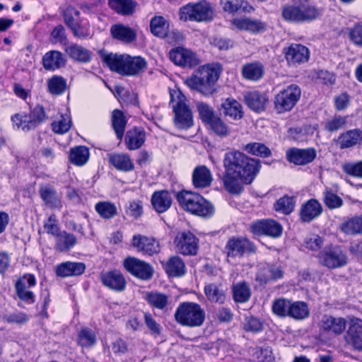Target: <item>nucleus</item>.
<instances>
[{
	"label": "nucleus",
	"mask_w": 362,
	"mask_h": 362,
	"mask_svg": "<svg viewBox=\"0 0 362 362\" xmlns=\"http://www.w3.org/2000/svg\"><path fill=\"white\" fill-rule=\"evenodd\" d=\"M177 250L184 255H194L198 250L199 240L190 231L179 232L174 240Z\"/></svg>",
	"instance_id": "13"
},
{
	"label": "nucleus",
	"mask_w": 362,
	"mask_h": 362,
	"mask_svg": "<svg viewBox=\"0 0 362 362\" xmlns=\"http://www.w3.org/2000/svg\"><path fill=\"white\" fill-rule=\"evenodd\" d=\"M123 266L129 274L144 281L150 280L154 272L150 264L134 257L125 258Z\"/></svg>",
	"instance_id": "12"
},
{
	"label": "nucleus",
	"mask_w": 362,
	"mask_h": 362,
	"mask_svg": "<svg viewBox=\"0 0 362 362\" xmlns=\"http://www.w3.org/2000/svg\"><path fill=\"white\" fill-rule=\"evenodd\" d=\"M108 5L117 13L128 16L133 13L136 4L132 0H109Z\"/></svg>",
	"instance_id": "45"
},
{
	"label": "nucleus",
	"mask_w": 362,
	"mask_h": 362,
	"mask_svg": "<svg viewBox=\"0 0 362 362\" xmlns=\"http://www.w3.org/2000/svg\"><path fill=\"white\" fill-rule=\"evenodd\" d=\"M145 300L151 307L161 310H167L170 303L169 296L157 291L147 292Z\"/></svg>",
	"instance_id": "36"
},
{
	"label": "nucleus",
	"mask_w": 362,
	"mask_h": 362,
	"mask_svg": "<svg viewBox=\"0 0 362 362\" xmlns=\"http://www.w3.org/2000/svg\"><path fill=\"white\" fill-rule=\"evenodd\" d=\"M3 319L8 323L23 325L29 321L30 317L25 313L17 311L4 315Z\"/></svg>",
	"instance_id": "63"
},
{
	"label": "nucleus",
	"mask_w": 362,
	"mask_h": 362,
	"mask_svg": "<svg viewBox=\"0 0 362 362\" xmlns=\"http://www.w3.org/2000/svg\"><path fill=\"white\" fill-rule=\"evenodd\" d=\"M145 140V132L138 128H134L127 131L125 136V144L127 148L130 151L141 148L144 144Z\"/></svg>",
	"instance_id": "32"
},
{
	"label": "nucleus",
	"mask_w": 362,
	"mask_h": 362,
	"mask_svg": "<svg viewBox=\"0 0 362 362\" xmlns=\"http://www.w3.org/2000/svg\"><path fill=\"white\" fill-rule=\"evenodd\" d=\"M208 125L211 130L219 136H226L229 134V129L228 126L218 117H216L208 124Z\"/></svg>",
	"instance_id": "58"
},
{
	"label": "nucleus",
	"mask_w": 362,
	"mask_h": 362,
	"mask_svg": "<svg viewBox=\"0 0 362 362\" xmlns=\"http://www.w3.org/2000/svg\"><path fill=\"white\" fill-rule=\"evenodd\" d=\"M164 269L168 275L172 277L182 276L186 272L185 263L178 256L170 257L164 266Z\"/></svg>",
	"instance_id": "37"
},
{
	"label": "nucleus",
	"mask_w": 362,
	"mask_h": 362,
	"mask_svg": "<svg viewBox=\"0 0 362 362\" xmlns=\"http://www.w3.org/2000/svg\"><path fill=\"white\" fill-rule=\"evenodd\" d=\"M244 100L250 109L260 112L265 110L268 98L265 93L255 90L245 93Z\"/></svg>",
	"instance_id": "27"
},
{
	"label": "nucleus",
	"mask_w": 362,
	"mask_h": 362,
	"mask_svg": "<svg viewBox=\"0 0 362 362\" xmlns=\"http://www.w3.org/2000/svg\"><path fill=\"white\" fill-rule=\"evenodd\" d=\"M310 311L306 303L303 301H291L288 317L299 320L308 317Z\"/></svg>",
	"instance_id": "48"
},
{
	"label": "nucleus",
	"mask_w": 362,
	"mask_h": 362,
	"mask_svg": "<svg viewBox=\"0 0 362 362\" xmlns=\"http://www.w3.org/2000/svg\"><path fill=\"white\" fill-rule=\"evenodd\" d=\"M86 264L83 262H65L55 267V274L61 278L78 276L84 273Z\"/></svg>",
	"instance_id": "24"
},
{
	"label": "nucleus",
	"mask_w": 362,
	"mask_h": 362,
	"mask_svg": "<svg viewBox=\"0 0 362 362\" xmlns=\"http://www.w3.org/2000/svg\"><path fill=\"white\" fill-rule=\"evenodd\" d=\"M264 74V66L259 62L245 64L242 68V75L247 80L258 81Z\"/></svg>",
	"instance_id": "43"
},
{
	"label": "nucleus",
	"mask_w": 362,
	"mask_h": 362,
	"mask_svg": "<svg viewBox=\"0 0 362 362\" xmlns=\"http://www.w3.org/2000/svg\"><path fill=\"white\" fill-rule=\"evenodd\" d=\"M341 230L348 235L362 234V216L344 222L341 225Z\"/></svg>",
	"instance_id": "54"
},
{
	"label": "nucleus",
	"mask_w": 362,
	"mask_h": 362,
	"mask_svg": "<svg viewBox=\"0 0 362 362\" xmlns=\"http://www.w3.org/2000/svg\"><path fill=\"white\" fill-rule=\"evenodd\" d=\"M223 113L233 119H240L243 117L241 105L235 100L226 99L221 104Z\"/></svg>",
	"instance_id": "40"
},
{
	"label": "nucleus",
	"mask_w": 362,
	"mask_h": 362,
	"mask_svg": "<svg viewBox=\"0 0 362 362\" xmlns=\"http://www.w3.org/2000/svg\"><path fill=\"white\" fill-rule=\"evenodd\" d=\"M197 108L201 119L206 124L216 117L213 108L206 103H198Z\"/></svg>",
	"instance_id": "59"
},
{
	"label": "nucleus",
	"mask_w": 362,
	"mask_h": 362,
	"mask_svg": "<svg viewBox=\"0 0 362 362\" xmlns=\"http://www.w3.org/2000/svg\"><path fill=\"white\" fill-rule=\"evenodd\" d=\"M95 211L103 218H111L114 217L117 214V208L115 205L110 202H99L95 205Z\"/></svg>",
	"instance_id": "55"
},
{
	"label": "nucleus",
	"mask_w": 362,
	"mask_h": 362,
	"mask_svg": "<svg viewBox=\"0 0 362 362\" xmlns=\"http://www.w3.org/2000/svg\"><path fill=\"white\" fill-rule=\"evenodd\" d=\"M347 322L342 317L323 315L319 322V331L321 337H337L344 333Z\"/></svg>",
	"instance_id": "11"
},
{
	"label": "nucleus",
	"mask_w": 362,
	"mask_h": 362,
	"mask_svg": "<svg viewBox=\"0 0 362 362\" xmlns=\"http://www.w3.org/2000/svg\"><path fill=\"white\" fill-rule=\"evenodd\" d=\"M255 251L254 245L249 240L243 238L233 237L228 240L225 246V252L230 257H240L245 253Z\"/></svg>",
	"instance_id": "14"
},
{
	"label": "nucleus",
	"mask_w": 362,
	"mask_h": 362,
	"mask_svg": "<svg viewBox=\"0 0 362 362\" xmlns=\"http://www.w3.org/2000/svg\"><path fill=\"white\" fill-rule=\"evenodd\" d=\"M213 10L206 1L188 4L180 9V18L185 21H208L213 18Z\"/></svg>",
	"instance_id": "8"
},
{
	"label": "nucleus",
	"mask_w": 362,
	"mask_h": 362,
	"mask_svg": "<svg viewBox=\"0 0 362 362\" xmlns=\"http://www.w3.org/2000/svg\"><path fill=\"white\" fill-rule=\"evenodd\" d=\"M362 141V131L359 129L349 130L338 138V142L341 149L357 145Z\"/></svg>",
	"instance_id": "35"
},
{
	"label": "nucleus",
	"mask_w": 362,
	"mask_h": 362,
	"mask_svg": "<svg viewBox=\"0 0 362 362\" xmlns=\"http://www.w3.org/2000/svg\"><path fill=\"white\" fill-rule=\"evenodd\" d=\"M263 325L259 319L248 316L245 317L244 323V329L247 332H258L262 331Z\"/></svg>",
	"instance_id": "64"
},
{
	"label": "nucleus",
	"mask_w": 362,
	"mask_h": 362,
	"mask_svg": "<svg viewBox=\"0 0 362 362\" xmlns=\"http://www.w3.org/2000/svg\"><path fill=\"white\" fill-rule=\"evenodd\" d=\"M176 199L183 209L197 216L207 217L214 213L213 205L197 193L182 190L177 193Z\"/></svg>",
	"instance_id": "5"
},
{
	"label": "nucleus",
	"mask_w": 362,
	"mask_h": 362,
	"mask_svg": "<svg viewBox=\"0 0 362 362\" xmlns=\"http://www.w3.org/2000/svg\"><path fill=\"white\" fill-rule=\"evenodd\" d=\"M291 300L279 298L273 302L272 311L279 317L288 316Z\"/></svg>",
	"instance_id": "57"
},
{
	"label": "nucleus",
	"mask_w": 362,
	"mask_h": 362,
	"mask_svg": "<svg viewBox=\"0 0 362 362\" xmlns=\"http://www.w3.org/2000/svg\"><path fill=\"white\" fill-rule=\"evenodd\" d=\"M170 105L174 112V124L180 129H187L193 125V115L187 104V98L180 90L170 91Z\"/></svg>",
	"instance_id": "7"
},
{
	"label": "nucleus",
	"mask_w": 362,
	"mask_h": 362,
	"mask_svg": "<svg viewBox=\"0 0 362 362\" xmlns=\"http://www.w3.org/2000/svg\"><path fill=\"white\" fill-rule=\"evenodd\" d=\"M78 341L82 347H91L96 343L95 333L88 327H83L78 332Z\"/></svg>",
	"instance_id": "53"
},
{
	"label": "nucleus",
	"mask_w": 362,
	"mask_h": 362,
	"mask_svg": "<svg viewBox=\"0 0 362 362\" xmlns=\"http://www.w3.org/2000/svg\"><path fill=\"white\" fill-rule=\"evenodd\" d=\"M291 4L282 7L281 17L288 22L310 23L322 16V9L313 3V0H291Z\"/></svg>",
	"instance_id": "4"
},
{
	"label": "nucleus",
	"mask_w": 362,
	"mask_h": 362,
	"mask_svg": "<svg viewBox=\"0 0 362 362\" xmlns=\"http://www.w3.org/2000/svg\"><path fill=\"white\" fill-rule=\"evenodd\" d=\"M100 279L103 284L110 289L117 292H121L125 289L126 280L123 274L118 270L102 273Z\"/></svg>",
	"instance_id": "22"
},
{
	"label": "nucleus",
	"mask_w": 362,
	"mask_h": 362,
	"mask_svg": "<svg viewBox=\"0 0 362 362\" xmlns=\"http://www.w3.org/2000/svg\"><path fill=\"white\" fill-rule=\"evenodd\" d=\"M66 88V80L61 76L55 75L47 80L48 91L52 95H62Z\"/></svg>",
	"instance_id": "47"
},
{
	"label": "nucleus",
	"mask_w": 362,
	"mask_h": 362,
	"mask_svg": "<svg viewBox=\"0 0 362 362\" xmlns=\"http://www.w3.org/2000/svg\"><path fill=\"white\" fill-rule=\"evenodd\" d=\"M99 55L103 63L111 71L122 76H136L146 68V62L141 57L118 54L104 49L99 51Z\"/></svg>",
	"instance_id": "2"
},
{
	"label": "nucleus",
	"mask_w": 362,
	"mask_h": 362,
	"mask_svg": "<svg viewBox=\"0 0 362 362\" xmlns=\"http://www.w3.org/2000/svg\"><path fill=\"white\" fill-rule=\"evenodd\" d=\"M66 53L72 59L81 63L89 62L92 59V52L77 44H71L65 49Z\"/></svg>",
	"instance_id": "33"
},
{
	"label": "nucleus",
	"mask_w": 362,
	"mask_h": 362,
	"mask_svg": "<svg viewBox=\"0 0 362 362\" xmlns=\"http://www.w3.org/2000/svg\"><path fill=\"white\" fill-rule=\"evenodd\" d=\"M233 298L235 303H243L247 302L251 297V289L246 281L238 282L232 288Z\"/></svg>",
	"instance_id": "41"
},
{
	"label": "nucleus",
	"mask_w": 362,
	"mask_h": 362,
	"mask_svg": "<svg viewBox=\"0 0 362 362\" xmlns=\"http://www.w3.org/2000/svg\"><path fill=\"white\" fill-rule=\"evenodd\" d=\"M221 69L218 64H207L199 68L192 76L186 78L185 84L192 90L209 96L216 92V81Z\"/></svg>",
	"instance_id": "3"
},
{
	"label": "nucleus",
	"mask_w": 362,
	"mask_h": 362,
	"mask_svg": "<svg viewBox=\"0 0 362 362\" xmlns=\"http://www.w3.org/2000/svg\"><path fill=\"white\" fill-rule=\"evenodd\" d=\"M36 284L35 277L33 274H25L16 283L15 287L18 297L23 301L28 303L35 302V296L32 291L28 288L34 286Z\"/></svg>",
	"instance_id": "20"
},
{
	"label": "nucleus",
	"mask_w": 362,
	"mask_h": 362,
	"mask_svg": "<svg viewBox=\"0 0 362 362\" xmlns=\"http://www.w3.org/2000/svg\"><path fill=\"white\" fill-rule=\"evenodd\" d=\"M213 180L212 175L205 165H199L194 169L192 183L195 188H206Z\"/></svg>",
	"instance_id": "28"
},
{
	"label": "nucleus",
	"mask_w": 362,
	"mask_h": 362,
	"mask_svg": "<svg viewBox=\"0 0 362 362\" xmlns=\"http://www.w3.org/2000/svg\"><path fill=\"white\" fill-rule=\"evenodd\" d=\"M205 295L207 298L212 301L223 303L226 298V294L223 289L215 284H210L204 288Z\"/></svg>",
	"instance_id": "50"
},
{
	"label": "nucleus",
	"mask_w": 362,
	"mask_h": 362,
	"mask_svg": "<svg viewBox=\"0 0 362 362\" xmlns=\"http://www.w3.org/2000/svg\"><path fill=\"white\" fill-rule=\"evenodd\" d=\"M170 59L175 64L184 67H194L199 64V59L192 51L177 47L170 53Z\"/></svg>",
	"instance_id": "16"
},
{
	"label": "nucleus",
	"mask_w": 362,
	"mask_h": 362,
	"mask_svg": "<svg viewBox=\"0 0 362 362\" xmlns=\"http://www.w3.org/2000/svg\"><path fill=\"white\" fill-rule=\"evenodd\" d=\"M39 194L40 198L49 208L59 209L62 207L61 196L52 186H41L39 189Z\"/></svg>",
	"instance_id": "26"
},
{
	"label": "nucleus",
	"mask_w": 362,
	"mask_h": 362,
	"mask_svg": "<svg viewBox=\"0 0 362 362\" xmlns=\"http://www.w3.org/2000/svg\"><path fill=\"white\" fill-rule=\"evenodd\" d=\"M223 165L224 187L229 193L235 194L241 192L243 184L252 183L261 168L259 159L250 158L239 151L226 153Z\"/></svg>",
	"instance_id": "1"
},
{
	"label": "nucleus",
	"mask_w": 362,
	"mask_h": 362,
	"mask_svg": "<svg viewBox=\"0 0 362 362\" xmlns=\"http://www.w3.org/2000/svg\"><path fill=\"white\" fill-rule=\"evenodd\" d=\"M89 158V150L86 146H76L70 151V161L78 166L83 165Z\"/></svg>",
	"instance_id": "46"
},
{
	"label": "nucleus",
	"mask_w": 362,
	"mask_h": 362,
	"mask_svg": "<svg viewBox=\"0 0 362 362\" xmlns=\"http://www.w3.org/2000/svg\"><path fill=\"white\" fill-rule=\"evenodd\" d=\"M244 150L250 154L261 158H268L272 155L271 150L264 144L259 142L247 144Z\"/></svg>",
	"instance_id": "51"
},
{
	"label": "nucleus",
	"mask_w": 362,
	"mask_h": 362,
	"mask_svg": "<svg viewBox=\"0 0 362 362\" xmlns=\"http://www.w3.org/2000/svg\"><path fill=\"white\" fill-rule=\"evenodd\" d=\"M80 12L71 6H67L63 11V17L65 24L69 28L78 23L76 18L79 17Z\"/></svg>",
	"instance_id": "62"
},
{
	"label": "nucleus",
	"mask_w": 362,
	"mask_h": 362,
	"mask_svg": "<svg viewBox=\"0 0 362 362\" xmlns=\"http://www.w3.org/2000/svg\"><path fill=\"white\" fill-rule=\"evenodd\" d=\"M300 95V88L297 85L287 86L275 96L274 109L278 113L290 111L299 100Z\"/></svg>",
	"instance_id": "10"
},
{
	"label": "nucleus",
	"mask_w": 362,
	"mask_h": 362,
	"mask_svg": "<svg viewBox=\"0 0 362 362\" xmlns=\"http://www.w3.org/2000/svg\"><path fill=\"white\" fill-rule=\"evenodd\" d=\"M42 64L46 70L54 71L64 66L66 64V59L62 52L52 50L43 56Z\"/></svg>",
	"instance_id": "29"
},
{
	"label": "nucleus",
	"mask_w": 362,
	"mask_h": 362,
	"mask_svg": "<svg viewBox=\"0 0 362 362\" xmlns=\"http://www.w3.org/2000/svg\"><path fill=\"white\" fill-rule=\"evenodd\" d=\"M76 242L74 235L63 230L56 237L55 248L59 252H66L74 247Z\"/></svg>",
	"instance_id": "42"
},
{
	"label": "nucleus",
	"mask_w": 362,
	"mask_h": 362,
	"mask_svg": "<svg viewBox=\"0 0 362 362\" xmlns=\"http://www.w3.org/2000/svg\"><path fill=\"white\" fill-rule=\"evenodd\" d=\"M317 156L313 148H290L286 152L287 160L296 165H305L313 162Z\"/></svg>",
	"instance_id": "15"
},
{
	"label": "nucleus",
	"mask_w": 362,
	"mask_h": 362,
	"mask_svg": "<svg viewBox=\"0 0 362 362\" xmlns=\"http://www.w3.org/2000/svg\"><path fill=\"white\" fill-rule=\"evenodd\" d=\"M318 259L321 265L329 269L343 267L349 261L346 252L338 245L325 247L319 253Z\"/></svg>",
	"instance_id": "9"
},
{
	"label": "nucleus",
	"mask_w": 362,
	"mask_h": 362,
	"mask_svg": "<svg viewBox=\"0 0 362 362\" xmlns=\"http://www.w3.org/2000/svg\"><path fill=\"white\" fill-rule=\"evenodd\" d=\"M175 320L182 326L197 327L203 325L205 311L201 305L194 302H183L179 304L174 314Z\"/></svg>",
	"instance_id": "6"
},
{
	"label": "nucleus",
	"mask_w": 362,
	"mask_h": 362,
	"mask_svg": "<svg viewBox=\"0 0 362 362\" xmlns=\"http://www.w3.org/2000/svg\"><path fill=\"white\" fill-rule=\"evenodd\" d=\"M28 117V124H25L23 127V131L25 132H28L36 128L41 123L45 122L48 118L45 114L44 107L41 105L35 106L30 112Z\"/></svg>",
	"instance_id": "39"
},
{
	"label": "nucleus",
	"mask_w": 362,
	"mask_h": 362,
	"mask_svg": "<svg viewBox=\"0 0 362 362\" xmlns=\"http://www.w3.org/2000/svg\"><path fill=\"white\" fill-rule=\"evenodd\" d=\"M150 28L151 33L160 38H164L167 35L166 22L162 16H155L151 20Z\"/></svg>",
	"instance_id": "52"
},
{
	"label": "nucleus",
	"mask_w": 362,
	"mask_h": 362,
	"mask_svg": "<svg viewBox=\"0 0 362 362\" xmlns=\"http://www.w3.org/2000/svg\"><path fill=\"white\" fill-rule=\"evenodd\" d=\"M233 24L239 30H245L251 33H259L266 30V24L260 21L250 18H235Z\"/></svg>",
	"instance_id": "34"
},
{
	"label": "nucleus",
	"mask_w": 362,
	"mask_h": 362,
	"mask_svg": "<svg viewBox=\"0 0 362 362\" xmlns=\"http://www.w3.org/2000/svg\"><path fill=\"white\" fill-rule=\"evenodd\" d=\"M127 122L126 117L121 110L117 109L113 110L112 113V126L119 140H122L124 136Z\"/></svg>",
	"instance_id": "44"
},
{
	"label": "nucleus",
	"mask_w": 362,
	"mask_h": 362,
	"mask_svg": "<svg viewBox=\"0 0 362 362\" xmlns=\"http://www.w3.org/2000/svg\"><path fill=\"white\" fill-rule=\"evenodd\" d=\"M109 162L117 170L129 172L134 169V163L130 157L125 153H112L109 155Z\"/></svg>",
	"instance_id": "38"
},
{
	"label": "nucleus",
	"mask_w": 362,
	"mask_h": 362,
	"mask_svg": "<svg viewBox=\"0 0 362 362\" xmlns=\"http://www.w3.org/2000/svg\"><path fill=\"white\" fill-rule=\"evenodd\" d=\"M322 212L320 203L315 199H310L301 205L300 218L303 222L309 223L318 217Z\"/></svg>",
	"instance_id": "25"
},
{
	"label": "nucleus",
	"mask_w": 362,
	"mask_h": 362,
	"mask_svg": "<svg viewBox=\"0 0 362 362\" xmlns=\"http://www.w3.org/2000/svg\"><path fill=\"white\" fill-rule=\"evenodd\" d=\"M284 272L281 267L276 265H267L259 269L256 274L255 280L260 285H265L270 281L281 279Z\"/></svg>",
	"instance_id": "23"
},
{
	"label": "nucleus",
	"mask_w": 362,
	"mask_h": 362,
	"mask_svg": "<svg viewBox=\"0 0 362 362\" xmlns=\"http://www.w3.org/2000/svg\"><path fill=\"white\" fill-rule=\"evenodd\" d=\"M71 124V120L70 117L68 115H62L59 121L52 122V130L57 134H62L70 129Z\"/></svg>",
	"instance_id": "61"
},
{
	"label": "nucleus",
	"mask_w": 362,
	"mask_h": 362,
	"mask_svg": "<svg viewBox=\"0 0 362 362\" xmlns=\"http://www.w3.org/2000/svg\"><path fill=\"white\" fill-rule=\"evenodd\" d=\"M111 35L113 38L125 43H130L136 39V31L122 24L113 25L110 28Z\"/></svg>",
	"instance_id": "31"
},
{
	"label": "nucleus",
	"mask_w": 362,
	"mask_h": 362,
	"mask_svg": "<svg viewBox=\"0 0 362 362\" xmlns=\"http://www.w3.org/2000/svg\"><path fill=\"white\" fill-rule=\"evenodd\" d=\"M324 203L330 209H337L343 205L342 199L332 191H326L324 194Z\"/></svg>",
	"instance_id": "60"
},
{
	"label": "nucleus",
	"mask_w": 362,
	"mask_h": 362,
	"mask_svg": "<svg viewBox=\"0 0 362 362\" xmlns=\"http://www.w3.org/2000/svg\"><path fill=\"white\" fill-rule=\"evenodd\" d=\"M132 245L139 252L148 256L160 252L159 242L153 237H147L140 234L134 235L132 239Z\"/></svg>",
	"instance_id": "18"
},
{
	"label": "nucleus",
	"mask_w": 362,
	"mask_h": 362,
	"mask_svg": "<svg viewBox=\"0 0 362 362\" xmlns=\"http://www.w3.org/2000/svg\"><path fill=\"white\" fill-rule=\"evenodd\" d=\"M253 233L266 235L274 238L279 237L282 233V226L274 220H259L251 225Z\"/></svg>",
	"instance_id": "21"
},
{
	"label": "nucleus",
	"mask_w": 362,
	"mask_h": 362,
	"mask_svg": "<svg viewBox=\"0 0 362 362\" xmlns=\"http://www.w3.org/2000/svg\"><path fill=\"white\" fill-rule=\"evenodd\" d=\"M172 197L168 191L155 192L151 197V204L158 213L165 212L172 204Z\"/></svg>",
	"instance_id": "30"
},
{
	"label": "nucleus",
	"mask_w": 362,
	"mask_h": 362,
	"mask_svg": "<svg viewBox=\"0 0 362 362\" xmlns=\"http://www.w3.org/2000/svg\"><path fill=\"white\" fill-rule=\"evenodd\" d=\"M347 123V117L334 115L325 124V129L329 132H337L344 129Z\"/></svg>",
	"instance_id": "56"
},
{
	"label": "nucleus",
	"mask_w": 362,
	"mask_h": 362,
	"mask_svg": "<svg viewBox=\"0 0 362 362\" xmlns=\"http://www.w3.org/2000/svg\"><path fill=\"white\" fill-rule=\"evenodd\" d=\"M296 205L295 198L285 195L279 198L274 204V209L276 211L281 212L285 215H288L293 212Z\"/></svg>",
	"instance_id": "49"
},
{
	"label": "nucleus",
	"mask_w": 362,
	"mask_h": 362,
	"mask_svg": "<svg viewBox=\"0 0 362 362\" xmlns=\"http://www.w3.org/2000/svg\"><path fill=\"white\" fill-rule=\"evenodd\" d=\"M344 340L347 345L354 350L362 351V320L354 318L351 320Z\"/></svg>",
	"instance_id": "19"
},
{
	"label": "nucleus",
	"mask_w": 362,
	"mask_h": 362,
	"mask_svg": "<svg viewBox=\"0 0 362 362\" xmlns=\"http://www.w3.org/2000/svg\"><path fill=\"white\" fill-rule=\"evenodd\" d=\"M284 53L288 63L293 66L307 62L310 57L308 48L300 44H291L284 49Z\"/></svg>",
	"instance_id": "17"
}]
</instances>
